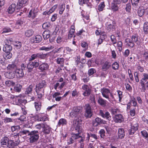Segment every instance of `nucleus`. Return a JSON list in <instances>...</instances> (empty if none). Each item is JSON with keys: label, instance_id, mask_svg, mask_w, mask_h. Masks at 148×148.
<instances>
[{"label": "nucleus", "instance_id": "7ed1b4c3", "mask_svg": "<svg viewBox=\"0 0 148 148\" xmlns=\"http://www.w3.org/2000/svg\"><path fill=\"white\" fill-rule=\"evenodd\" d=\"M85 117L86 119L90 118L93 115V111L91 106L89 104H86L84 107Z\"/></svg>", "mask_w": 148, "mask_h": 148}, {"label": "nucleus", "instance_id": "052dcab7", "mask_svg": "<svg viewBox=\"0 0 148 148\" xmlns=\"http://www.w3.org/2000/svg\"><path fill=\"white\" fill-rule=\"evenodd\" d=\"M105 5L104 2L101 3L99 5L98 9L99 11H102L103 10V8L105 7Z\"/></svg>", "mask_w": 148, "mask_h": 148}, {"label": "nucleus", "instance_id": "774afa93", "mask_svg": "<svg viewBox=\"0 0 148 148\" xmlns=\"http://www.w3.org/2000/svg\"><path fill=\"white\" fill-rule=\"evenodd\" d=\"M50 26V24L49 23L46 22L43 24L42 27L43 29H46L49 27Z\"/></svg>", "mask_w": 148, "mask_h": 148}, {"label": "nucleus", "instance_id": "423d86ee", "mask_svg": "<svg viewBox=\"0 0 148 148\" xmlns=\"http://www.w3.org/2000/svg\"><path fill=\"white\" fill-rule=\"evenodd\" d=\"M44 88L40 87L38 85H36V91L38 98L41 99L44 95Z\"/></svg>", "mask_w": 148, "mask_h": 148}, {"label": "nucleus", "instance_id": "39448f33", "mask_svg": "<svg viewBox=\"0 0 148 148\" xmlns=\"http://www.w3.org/2000/svg\"><path fill=\"white\" fill-rule=\"evenodd\" d=\"M82 121H78L77 119H74L73 122V126L74 128L75 129L76 132H77L79 134L81 132L82 129L79 123Z\"/></svg>", "mask_w": 148, "mask_h": 148}, {"label": "nucleus", "instance_id": "393cba45", "mask_svg": "<svg viewBox=\"0 0 148 148\" xmlns=\"http://www.w3.org/2000/svg\"><path fill=\"white\" fill-rule=\"evenodd\" d=\"M24 22V20L23 18L18 20L16 23L15 27L16 28H20L22 26Z\"/></svg>", "mask_w": 148, "mask_h": 148}, {"label": "nucleus", "instance_id": "09e8293b", "mask_svg": "<svg viewBox=\"0 0 148 148\" xmlns=\"http://www.w3.org/2000/svg\"><path fill=\"white\" fill-rule=\"evenodd\" d=\"M46 82L45 80H42L39 83L36 84V85H38L40 87H42L43 88H45L46 86Z\"/></svg>", "mask_w": 148, "mask_h": 148}, {"label": "nucleus", "instance_id": "dca6fc26", "mask_svg": "<svg viewBox=\"0 0 148 148\" xmlns=\"http://www.w3.org/2000/svg\"><path fill=\"white\" fill-rule=\"evenodd\" d=\"M114 120L116 123H121L124 121V118L122 114H119L115 115Z\"/></svg>", "mask_w": 148, "mask_h": 148}, {"label": "nucleus", "instance_id": "6e6552de", "mask_svg": "<svg viewBox=\"0 0 148 148\" xmlns=\"http://www.w3.org/2000/svg\"><path fill=\"white\" fill-rule=\"evenodd\" d=\"M28 2V0H19L17 3L16 8L20 9L27 5Z\"/></svg>", "mask_w": 148, "mask_h": 148}, {"label": "nucleus", "instance_id": "79ce46f5", "mask_svg": "<svg viewBox=\"0 0 148 148\" xmlns=\"http://www.w3.org/2000/svg\"><path fill=\"white\" fill-rule=\"evenodd\" d=\"M85 138L84 137L81 136L78 140L80 144V147L82 148H83L84 147V144L83 142L84 141Z\"/></svg>", "mask_w": 148, "mask_h": 148}, {"label": "nucleus", "instance_id": "f8f14e48", "mask_svg": "<svg viewBox=\"0 0 148 148\" xmlns=\"http://www.w3.org/2000/svg\"><path fill=\"white\" fill-rule=\"evenodd\" d=\"M14 73L16 77L18 78H22L24 76V74L22 69L17 68L15 70Z\"/></svg>", "mask_w": 148, "mask_h": 148}, {"label": "nucleus", "instance_id": "20e7f679", "mask_svg": "<svg viewBox=\"0 0 148 148\" xmlns=\"http://www.w3.org/2000/svg\"><path fill=\"white\" fill-rule=\"evenodd\" d=\"M131 127L128 130L130 135L134 134L138 129V124L136 120H133L131 124Z\"/></svg>", "mask_w": 148, "mask_h": 148}, {"label": "nucleus", "instance_id": "412c9836", "mask_svg": "<svg viewBox=\"0 0 148 148\" xmlns=\"http://www.w3.org/2000/svg\"><path fill=\"white\" fill-rule=\"evenodd\" d=\"M67 122L66 120L64 118H61L60 119L57 125V127H60L61 125L63 126L67 124Z\"/></svg>", "mask_w": 148, "mask_h": 148}, {"label": "nucleus", "instance_id": "e433bc0d", "mask_svg": "<svg viewBox=\"0 0 148 148\" xmlns=\"http://www.w3.org/2000/svg\"><path fill=\"white\" fill-rule=\"evenodd\" d=\"M43 37L45 40L47 39L50 36V32L49 30L45 31L42 34Z\"/></svg>", "mask_w": 148, "mask_h": 148}, {"label": "nucleus", "instance_id": "2eb2a0df", "mask_svg": "<svg viewBox=\"0 0 148 148\" xmlns=\"http://www.w3.org/2000/svg\"><path fill=\"white\" fill-rule=\"evenodd\" d=\"M49 68V65L46 63H43L40 64L38 67V69L42 72H45Z\"/></svg>", "mask_w": 148, "mask_h": 148}, {"label": "nucleus", "instance_id": "a878e982", "mask_svg": "<svg viewBox=\"0 0 148 148\" xmlns=\"http://www.w3.org/2000/svg\"><path fill=\"white\" fill-rule=\"evenodd\" d=\"M12 49V47L9 45L6 44L4 45L3 51L5 52H10Z\"/></svg>", "mask_w": 148, "mask_h": 148}, {"label": "nucleus", "instance_id": "bb28decb", "mask_svg": "<svg viewBox=\"0 0 148 148\" xmlns=\"http://www.w3.org/2000/svg\"><path fill=\"white\" fill-rule=\"evenodd\" d=\"M132 5L133 7V9L136 10V8L139 7V5H138V2L139 0H131Z\"/></svg>", "mask_w": 148, "mask_h": 148}, {"label": "nucleus", "instance_id": "864d4df0", "mask_svg": "<svg viewBox=\"0 0 148 148\" xmlns=\"http://www.w3.org/2000/svg\"><path fill=\"white\" fill-rule=\"evenodd\" d=\"M3 56L6 59H10L12 57V55L10 52H5Z\"/></svg>", "mask_w": 148, "mask_h": 148}, {"label": "nucleus", "instance_id": "5fc2aeb1", "mask_svg": "<svg viewBox=\"0 0 148 148\" xmlns=\"http://www.w3.org/2000/svg\"><path fill=\"white\" fill-rule=\"evenodd\" d=\"M138 15L140 17H142L145 14V9H139L138 11Z\"/></svg>", "mask_w": 148, "mask_h": 148}, {"label": "nucleus", "instance_id": "4468645a", "mask_svg": "<svg viewBox=\"0 0 148 148\" xmlns=\"http://www.w3.org/2000/svg\"><path fill=\"white\" fill-rule=\"evenodd\" d=\"M101 91L103 97L109 99V94L110 93L109 89L103 88L101 89Z\"/></svg>", "mask_w": 148, "mask_h": 148}, {"label": "nucleus", "instance_id": "bf43d9fd", "mask_svg": "<svg viewBox=\"0 0 148 148\" xmlns=\"http://www.w3.org/2000/svg\"><path fill=\"white\" fill-rule=\"evenodd\" d=\"M38 58L37 53L33 54L29 60V61L32 62L35 59Z\"/></svg>", "mask_w": 148, "mask_h": 148}, {"label": "nucleus", "instance_id": "e2e57ef3", "mask_svg": "<svg viewBox=\"0 0 148 148\" xmlns=\"http://www.w3.org/2000/svg\"><path fill=\"white\" fill-rule=\"evenodd\" d=\"M20 128L19 125L13 126L11 127V130L12 132H14L16 130H19Z\"/></svg>", "mask_w": 148, "mask_h": 148}, {"label": "nucleus", "instance_id": "13d9d810", "mask_svg": "<svg viewBox=\"0 0 148 148\" xmlns=\"http://www.w3.org/2000/svg\"><path fill=\"white\" fill-rule=\"evenodd\" d=\"M117 4L112 3L111 5V8L114 11H116L118 10L119 8Z\"/></svg>", "mask_w": 148, "mask_h": 148}, {"label": "nucleus", "instance_id": "f257e3e1", "mask_svg": "<svg viewBox=\"0 0 148 148\" xmlns=\"http://www.w3.org/2000/svg\"><path fill=\"white\" fill-rule=\"evenodd\" d=\"M81 110V108L79 107H74L72 111L70 113L71 116L72 118H74V119L82 121V118Z\"/></svg>", "mask_w": 148, "mask_h": 148}, {"label": "nucleus", "instance_id": "72a5a7b5", "mask_svg": "<svg viewBox=\"0 0 148 148\" xmlns=\"http://www.w3.org/2000/svg\"><path fill=\"white\" fill-rule=\"evenodd\" d=\"M131 38L132 39V41L134 43H135L137 45H139L140 44V42L138 40V37L136 35L132 36Z\"/></svg>", "mask_w": 148, "mask_h": 148}, {"label": "nucleus", "instance_id": "1a4fd4ad", "mask_svg": "<svg viewBox=\"0 0 148 148\" xmlns=\"http://www.w3.org/2000/svg\"><path fill=\"white\" fill-rule=\"evenodd\" d=\"M82 89L84 91L83 95L84 96H87L89 95L91 93V89L89 86L86 85H84L82 86Z\"/></svg>", "mask_w": 148, "mask_h": 148}, {"label": "nucleus", "instance_id": "69168bd1", "mask_svg": "<svg viewBox=\"0 0 148 148\" xmlns=\"http://www.w3.org/2000/svg\"><path fill=\"white\" fill-rule=\"evenodd\" d=\"M123 44L121 41H119L117 43V47L119 51H121L122 50Z\"/></svg>", "mask_w": 148, "mask_h": 148}, {"label": "nucleus", "instance_id": "a18cd8bd", "mask_svg": "<svg viewBox=\"0 0 148 148\" xmlns=\"http://www.w3.org/2000/svg\"><path fill=\"white\" fill-rule=\"evenodd\" d=\"M126 41L128 45L131 47H133L135 45L134 43L132 41V39H130L127 38L126 39Z\"/></svg>", "mask_w": 148, "mask_h": 148}, {"label": "nucleus", "instance_id": "4c0bfd02", "mask_svg": "<svg viewBox=\"0 0 148 148\" xmlns=\"http://www.w3.org/2000/svg\"><path fill=\"white\" fill-rule=\"evenodd\" d=\"M64 59L62 58H58L56 59V62L58 64H60L61 66H64Z\"/></svg>", "mask_w": 148, "mask_h": 148}, {"label": "nucleus", "instance_id": "ddd939ff", "mask_svg": "<svg viewBox=\"0 0 148 148\" xmlns=\"http://www.w3.org/2000/svg\"><path fill=\"white\" fill-rule=\"evenodd\" d=\"M10 140L9 138L7 136H5L3 137L1 140V146L2 147L5 148Z\"/></svg>", "mask_w": 148, "mask_h": 148}, {"label": "nucleus", "instance_id": "f3484780", "mask_svg": "<svg viewBox=\"0 0 148 148\" xmlns=\"http://www.w3.org/2000/svg\"><path fill=\"white\" fill-rule=\"evenodd\" d=\"M42 37L39 35H37L35 37L31 38V42L33 43H39L42 40Z\"/></svg>", "mask_w": 148, "mask_h": 148}, {"label": "nucleus", "instance_id": "f03ea898", "mask_svg": "<svg viewBox=\"0 0 148 148\" xmlns=\"http://www.w3.org/2000/svg\"><path fill=\"white\" fill-rule=\"evenodd\" d=\"M28 136H30L29 138V142L31 143L36 142L39 138V133L38 131L34 130L32 131L29 134Z\"/></svg>", "mask_w": 148, "mask_h": 148}, {"label": "nucleus", "instance_id": "de8ad7c7", "mask_svg": "<svg viewBox=\"0 0 148 148\" xmlns=\"http://www.w3.org/2000/svg\"><path fill=\"white\" fill-rule=\"evenodd\" d=\"M79 133L75 134L72 133L71 134L72 136L71 138L75 141L76 140L79 139L81 136L79 135Z\"/></svg>", "mask_w": 148, "mask_h": 148}, {"label": "nucleus", "instance_id": "49530a36", "mask_svg": "<svg viewBox=\"0 0 148 148\" xmlns=\"http://www.w3.org/2000/svg\"><path fill=\"white\" fill-rule=\"evenodd\" d=\"M38 58L41 59H44L46 57V56L48 55V53L46 54H43L42 53H37Z\"/></svg>", "mask_w": 148, "mask_h": 148}, {"label": "nucleus", "instance_id": "a211bd4d", "mask_svg": "<svg viewBox=\"0 0 148 148\" xmlns=\"http://www.w3.org/2000/svg\"><path fill=\"white\" fill-rule=\"evenodd\" d=\"M111 66L110 62L108 61H106L102 65V70L103 71H106Z\"/></svg>", "mask_w": 148, "mask_h": 148}, {"label": "nucleus", "instance_id": "37998d69", "mask_svg": "<svg viewBox=\"0 0 148 148\" xmlns=\"http://www.w3.org/2000/svg\"><path fill=\"white\" fill-rule=\"evenodd\" d=\"M30 132L29 130H24L20 132L19 133L17 134L16 136H21L22 135H26L27 134H28L30 133Z\"/></svg>", "mask_w": 148, "mask_h": 148}, {"label": "nucleus", "instance_id": "c756f323", "mask_svg": "<svg viewBox=\"0 0 148 148\" xmlns=\"http://www.w3.org/2000/svg\"><path fill=\"white\" fill-rule=\"evenodd\" d=\"M118 135L119 137L122 139L125 136L124 131L123 128H119L118 130Z\"/></svg>", "mask_w": 148, "mask_h": 148}, {"label": "nucleus", "instance_id": "58836bf2", "mask_svg": "<svg viewBox=\"0 0 148 148\" xmlns=\"http://www.w3.org/2000/svg\"><path fill=\"white\" fill-rule=\"evenodd\" d=\"M7 68L13 71L14 72L15 71V70L17 69L16 65L14 64H9Z\"/></svg>", "mask_w": 148, "mask_h": 148}, {"label": "nucleus", "instance_id": "a19ab883", "mask_svg": "<svg viewBox=\"0 0 148 148\" xmlns=\"http://www.w3.org/2000/svg\"><path fill=\"white\" fill-rule=\"evenodd\" d=\"M141 133L143 137L147 141H148V133L147 131L144 130L141 132Z\"/></svg>", "mask_w": 148, "mask_h": 148}, {"label": "nucleus", "instance_id": "0eeeda50", "mask_svg": "<svg viewBox=\"0 0 148 148\" xmlns=\"http://www.w3.org/2000/svg\"><path fill=\"white\" fill-rule=\"evenodd\" d=\"M92 125L93 126L97 127L99 125L105 123V121L99 117L96 118L92 121Z\"/></svg>", "mask_w": 148, "mask_h": 148}, {"label": "nucleus", "instance_id": "2f4dec72", "mask_svg": "<svg viewBox=\"0 0 148 148\" xmlns=\"http://www.w3.org/2000/svg\"><path fill=\"white\" fill-rule=\"evenodd\" d=\"M140 83L143 89H145V86H147L148 81L144 80L141 79L140 81Z\"/></svg>", "mask_w": 148, "mask_h": 148}, {"label": "nucleus", "instance_id": "f704fd0d", "mask_svg": "<svg viewBox=\"0 0 148 148\" xmlns=\"http://www.w3.org/2000/svg\"><path fill=\"white\" fill-rule=\"evenodd\" d=\"M33 87V86L32 85H30L28 86L25 91V94L27 95L31 94L32 92Z\"/></svg>", "mask_w": 148, "mask_h": 148}, {"label": "nucleus", "instance_id": "c9c22d12", "mask_svg": "<svg viewBox=\"0 0 148 148\" xmlns=\"http://www.w3.org/2000/svg\"><path fill=\"white\" fill-rule=\"evenodd\" d=\"M57 7V5H54L51 9L49 11L47 10L45 11L43 13V14L46 15L47 14H49L52 12H53Z\"/></svg>", "mask_w": 148, "mask_h": 148}, {"label": "nucleus", "instance_id": "3c124183", "mask_svg": "<svg viewBox=\"0 0 148 148\" xmlns=\"http://www.w3.org/2000/svg\"><path fill=\"white\" fill-rule=\"evenodd\" d=\"M143 30L145 34H148V23L147 22H145L144 24Z\"/></svg>", "mask_w": 148, "mask_h": 148}, {"label": "nucleus", "instance_id": "473e14b6", "mask_svg": "<svg viewBox=\"0 0 148 148\" xmlns=\"http://www.w3.org/2000/svg\"><path fill=\"white\" fill-rule=\"evenodd\" d=\"M54 48V47L53 46H49L48 47H46L45 46H42L39 49L40 51L45 50L46 51H49L52 50Z\"/></svg>", "mask_w": 148, "mask_h": 148}, {"label": "nucleus", "instance_id": "b1692460", "mask_svg": "<svg viewBox=\"0 0 148 148\" xmlns=\"http://www.w3.org/2000/svg\"><path fill=\"white\" fill-rule=\"evenodd\" d=\"M116 23L113 21H112V23L108 22L107 23L108 26L107 28L109 31H110L112 29H114L115 28V26L116 25Z\"/></svg>", "mask_w": 148, "mask_h": 148}, {"label": "nucleus", "instance_id": "c85d7f7f", "mask_svg": "<svg viewBox=\"0 0 148 148\" xmlns=\"http://www.w3.org/2000/svg\"><path fill=\"white\" fill-rule=\"evenodd\" d=\"M34 33V31L32 29H29L26 30L25 32V36L27 37L32 36Z\"/></svg>", "mask_w": 148, "mask_h": 148}, {"label": "nucleus", "instance_id": "aec40b11", "mask_svg": "<svg viewBox=\"0 0 148 148\" xmlns=\"http://www.w3.org/2000/svg\"><path fill=\"white\" fill-rule=\"evenodd\" d=\"M18 144L15 143L13 140H10L5 148H15Z\"/></svg>", "mask_w": 148, "mask_h": 148}, {"label": "nucleus", "instance_id": "603ef678", "mask_svg": "<svg viewBox=\"0 0 148 148\" xmlns=\"http://www.w3.org/2000/svg\"><path fill=\"white\" fill-rule=\"evenodd\" d=\"M14 45L16 49H19L22 46L21 43L18 41H15Z\"/></svg>", "mask_w": 148, "mask_h": 148}, {"label": "nucleus", "instance_id": "338daca9", "mask_svg": "<svg viewBox=\"0 0 148 148\" xmlns=\"http://www.w3.org/2000/svg\"><path fill=\"white\" fill-rule=\"evenodd\" d=\"M135 79L136 82H139V80L138 78V73L137 72H135L134 73Z\"/></svg>", "mask_w": 148, "mask_h": 148}, {"label": "nucleus", "instance_id": "0e129e2a", "mask_svg": "<svg viewBox=\"0 0 148 148\" xmlns=\"http://www.w3.org/2000/svg\"><path fill=\"white\" fill-rule=\"evenodd\" d=\"M99 133L100 134L101 138H104L105 136V131L103 129H101L99 131Z\"/></svg>", "mask_w": 148, "mask_h": 148}, {"label": "nucleus", "instance_id": "ea45409f", "mask_svg": "<svg viewBox=\"0 0 148 148\" xmlns=\"http://www.w3.org/2000/svg\"><path fill=\"white\" fill-rule=\"evenodd\" d=\"M50 128L47 125H45L43 128L42 132L45 134H48L50 132Z\"/></svg>", "mask_w": 148, "mask_h": 148}, {"label": "nucleus", "instance_id": "6ab92c4d", "mask_svg": "<svg viewBox=\"0 0 148 148\" xmlns=\"http://www.w3.org/2000/svg\"><path fill=\"white\" fill-rule=\"evenodd\" d=\"M15 8L18 10L16 8V3H13L10 5L8 9V11L9 13L12 14L15 10Z\"/></svg>", "mask_w": 148, "mask_h": 148}, {"label": "nucleus", "instance_id": "4d7b16f0", "mask_svg": "<svg viewBox=\"0 0 148 148\" xmlns=\"http://www.w3.org/2000/svg\"><path fill=\"white\" fill-rule=\"evenodd\" d=\"M112 69L114 70H116L119 69V65L117 62H115L112 64Z\"/></svg>", "mask_w": 148, "mask_h": 148}, {"label": "nucleus", "instance_id": "7c9ffc66", "mask_svg": "<svg viewBox=\"0 0 148 148\" xmlns=\"http://www.w3.org/2000/svg\"><path fill=\"white\" fill-rule=\"evenodd\" d=\"M37 15V12L36 11L35 9L33 11L31 10L29 12L28 16L29 17H31L32 19L34 18Z\"/></svg>", "mask_w": 148, "mask_h": 148}, {"label": "nucleus", "instance_id": "5701e85b", "mask_svg": "<svg viewBox=\"0 0 148 148\" xmlns=\"http://www.w3.org/2000/svg\"><path fill=\"white\" fill-rule=\"evenodd\" d=\"M35 107L37 113H38L40 111L42 106L41 103L40 101H36L34 103Z\"/></svg>", "mask_w": 148, "mask_h": 148}, {"label": "nucleus", "instance_id": "9b49d317", "mask_svg": "<svg viewBox=\"0 0 148 148\" xmlns=\"http://www.w3.org/2000/svg\"><path fill=\"white\" fill-rule=\"evenodd\" d=\"M99 115L104 118H106L107 119L110 121L111 120L112 117L109 113L106 111L104 113L103 111L100 110L99 112Z\"/></svg>", "mask_w": 148, "mask_h": 148}, {"label": "nucleus", "instance_id": "8fccbe9b", "mask_svg": "<svg viewBox=\"0 0 148 148\" xmlns=\"http://www.w3.org/2000/svg\"><path fill=\"white\" fill-rule=\"evenodd\" d=\"M65 5L64 4H62L60 5L59 6V13L60 14H62L65 9Z\"/></svg>", "mask_w": 148, "mask_h": 148}, {"label": "nucleus", "instance_id": "c03bdc74", "mask_svg": "<svg viewBox=\"0 0 148 148\" xmlns=\"http://www.w3.org/2000/svg\"><path fill=\"white\" fill-rule=\"evenodd\" d=\"M22 88V86L20 84H18L14 87V90L16 92H19L21 91Z\"/></svg>", "mask_w": 148, "mask_h": 148}, {"label": "nucleus", "instance_id": "4be33fe9", "mask_svg": "<svg viewBox=\"0 0 148 148\" xmlns=\"http://www.w3.org/2000/svg\"><path fill=\"white\" fill-rule=\"evenodd\" d=\"M42 114H39L34 116V117L38 121H45L46 120L47 117L46 116L43 117H40V115H42Z\"/></svg>", "mask_w": 148, "mask_h": 148}, {"label": "nucleus", "instance_id": "680f3d73", "mask_svg": "<svg viewBox=\"0 0 148 148\" xmlns=\"http://www.w3.org/2000/svg\"><path fill=\"white\" fill-rule=\"evenodd\" d=\"M5 84L6 86L8 87H10L13 86L14 84V83L11 81H7L5 82Z\"/></svg>", "mask_w": 148, "mask_h": 148}, {"label": "nucleus", "instance_id": "6e6d98bb", "mask_svg": "<svg viewBox=\"0 0 148 148\" xmlns=\"http://www.w3.org/2000/svg\"><path fill=\"white\" fill-rule=\"evenodd\" d=\"M142 57L143 59L148 61V53L145 52L142 54Z\"/></svg>", "mask_w": 148, "mask_h": 148}, {"label": "nucleus", "instance_id": "cd10ccee", "mask_svg": "<svg viewBox=\"0 0 148 148\" xmlns=\"http://www.w3.org/2000/svg\"><path fill=\"white\" fill-rule=\"evenodd\" d=\"M98 103L103 107L106 106L107 101L101 97H99L98 100Z\"/></svg>", "mask_w": 148, "mask_h": 148}, {"label": "nucleus", "instance_id": "9d476101", "mask_svg": "<svg viewBox=\"0 0 148 148\" xmlns=\"http://www.w3.org/2000/svg\"><path fill=\"white\" fill-rule=\"evenodd\" d=\"M26 66V69L28 73H34L35 72V70L34 67V63L33 62L29 61Z\"/></svg>", "mask_w": 148, "mask_h": 148}]
</instances>
